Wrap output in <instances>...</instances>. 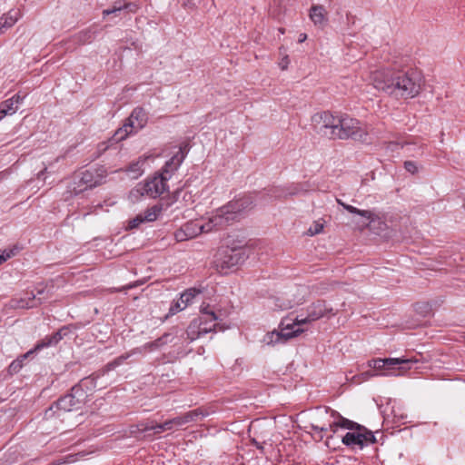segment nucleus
<instances>
[{"label": "nucleus", "mask_w": 465, "mask_h": 465, "mask_svg": "<svg viewBox=\"0 0 465 465\" xmlns=\"http://www.w3.org/2000/svg\"><path fill=\"white\" fill-rule=\"evenodd\" d=\"M79 390L74 386L70 393L54 403L55 408L65 412L79 410L86 400V393Z\"/></svg>", "instance_id": "4468645a"}, {"label": "nucleus", "mask_w": 465, "mask_h": 465, "mask_svg": "<svg viewBox=\"0 0 465 465\" xmlns=\"http://www.w3.org/2000/svg\"><path fill=\"white\" fill-rule=\"evenodd\" d=\"M47 297L45 295V287L43 285H39L36 287L35 292H26L25 296L21 297L19 300H13L12 306L20 309L33 308L38 303H41Z\"/></svg>", "instance_id": "f3484780"}, {"label": "nucleus", "mask_w": 465, "mask_h": 465, "mask_svg": "<svg viewBox=\"0 0 465 465\" xmlns=\"http://www.w3.org/2000/svg\"><path fill=\"white\" fill-rule=\"evenodd\" d=\"M361 376L362 377V381H365V380H366V379L364 378V376H362L361 374ZM361 381H358V383H361Z\"/></svg>", "instance_id": "a19ab883"}, {"label": "nucleus", "mask_w": 465, "mask_h": 465, "mask_svg": "<svg viewBox=\"0 0 465 465\" xmlns=\"http://www.w3.org/2000/svg\"><path fill=\"white\" fill-rule=\"evenodd\" d=\"M302 299L298 300H286L283 297L272 298L271 302H273L275 308L280 310H286L292 308L293 305L298 304Z\"/></svg>", "instance_id": "7c9ffc66"}, {"label": "nucleus", "mask_w": 465, "mask_h": 465, "mask_svg": "<svg viewBox=\"0 0 465 465\" xmlns=\"http://www.w3.org/2000/svg\"><path fill=\"white\" fill-rule=\"evenodd\" d=\"M319 418L330 415L332 420L327 422L312 423L310 428L316 432H323L331 430L333 433L336 432L337 428L347 429L348 431L341 437V441L344 445L352 449H362L371 443H374L376 439L373 433L367 430L365 427L342 417L339 412L330 408H319L317 410Z\"/></svg>", "instance_id": "20e7f679"}, {"label": "nucleus", "mask_w": 465, "mask_h": 465, "mask_svg": "<svg viewBox=\"0 0 465 465\" xmlns=\"http://www.w3.org/2000/svg\"><path fill=\"white\" fill-rule=\"evenodd\" d=\"M307 322H292V323L284 324L283 322H281L277 330L267 332L263 336L262 342L269 346L284 344L288 341L296 338L306 331Z\"/></svg>", "instance_id": "423d86ee"}, {"label": "nucleus", "mask_w": 465, "mask_h": 465, "mask_svg": "<svg viewBox=\"0 0 465 465\" xmlns=\"http://www.w3.org/2000/svg\"><path fill=\"white\" fill-rule=\"evenodd\" d=\"M413 309L417 315L422 318L432 317L434 315L432 306L427 302H416Z\"/></svg>", "instance_id": "c756f323"}, {"label": "nucleus", "mask_w": 465, "mask_h": 465, "mask_svg": "<svg viewBox=\"0 0 465 465\" xmlns=\"http://www.w3.org/2000/svg\"><path fill=\"white\" fill-rule=\"evenodd\" d=\"M369 80L375 89L401 99L416 97L423 85L420 74L413 69L380 68L371 72Z\"/></svg>", "instance_id": "f03ea898"}, {"label": "nucleus", "mask_w": 465, "mask_h": 465, "mask_svg": "<svg viewBox=\"0 0 465 465\" xmlns=\"http://www.w3.org/2000/svg\"><path fill=\"white\" fill-rule=\"evenodd\" d=\"M105 177V171L103 169H88L81 173L79 184L75 183L69 185L70 194H78L86 189H91L100 185Z\"/></svg>", "instance_id": "9d476101"}, {"label": "nucleus", "mask_w": 465, "mask_h": 465, "mask_svg": "<svg viewBox=\"0 0 465 465\" xmlns=\"http://www.w3.org/2000/svg\"><path fill=\"white\" fill-rule=\"evenodd\" d=\"M175 426L174 418L164 421L163 423H154L153 421L141 423L139 425V430L146 433V436L150 437L152 434L150 431H153L154 434L162 433L164 430H173Z\"/></svg>", "instance_id": "4be33fe9"}, {"label": "nucleus", "mask_w": 465, "mask_h": 465, "mask_svg": "<svg viewBox=\"0 0 465 465\" xmlns=\"http://www.w3.org/2000/svg\"><path fill=\"white\" fill-rule=\"evenodd\" d=\"M336 316L333 309L323 301L314 302L309 310L308 318L304 320H320L322 318H331Z\"/></svg>", "instance_id": "6ab92c4d"}, {"label": "nucleus", "mask_w": 465, "mask_h": 465, "mask_svg": "<svg viewBox=\"0 0 465 465\" xmlns=\"http://www.w3.org/2000/svg\"><path fill=\"white\" fill-rule=\"evenodd\" d=\"M200 312L203 315H210L212 316V320H220L221 317L223 315L222 313H217L210 304L203 303L200 306Z\"/></svg>", "instance_id": "2f4dec72"}, {"label": "nucleus", "mask_w": 465, "mask_h": 465, "mask_svg": "<svg viewBox=\"0 0 465 465\" xmlns=\"http://www.w3.org/2000/svg\"><path fill=\"white\" fill-rule=\"evenodd\" d=\"M94 38V33L91 29L82 31L77 35L78 42L83 45L91 43Z\"/></svg>", "instance_id": "473e14b6"}, {"label": "nucleus", "mask_w": 465, "mask_h": 465, "mask_svg": "<svg viewBox=\"0 0 465 465\" xmlns=\"http://www.w3.org/2000/svg\"><path fill=\"white\" fill-rule=\"evenodd\" d=\"M73 329H75L73 327V325L64 326L52 335L45 336L44 339L38 341L32 350L28 351L26 353L14 361L9 366L10 371L17 372L22 368L23 361L25 359L40 351L44 348L56 345L64 337L67 336Z\"/></svg>", "instance_id": "6e6552de"}, {"label": "nucleus", "mask_w": 465, "mask_h": 465, "mask_svg": "<svg viewBox=\"0 0 465 465\" xmlns=\"http://www.w3.org/2000/svg\"><path fill=\"white\" fill-rule=\"evenodd\" d=\"M253 197L240 195L227 204L217 209L209 218L193 220L185 223L174 232L177 242L193 239L202 232H209L214 229L223 228L233 222L241 213L252 209Z\"/></svg>", "instance_id": "f257e3e1"}, {"label": "nucleus", "mask_w": 465, "mask_h": 465, "mask_svg": "<svg viewBox=\"0 0 465 465\" xmlns=\"http://www.w3.org/2000/svg\"><path fill=\"white\" fill-rule=\"evenodd\" d=\"M53 409H54V405H52L49 410L46 411L45 415L48 416V412L49 411H53Z\"/></svg>", "instance_id": "ea45409f"}, {"label": "nucleus", "mask_w": 465, "mask_h": 465, "mask_svg": "<svg viewBox=\"0 0 465 465\" xmlns=\"http://www.w3.org/2000/svg\"><path fill=\"white\" fill-rule=\"evenodd\" d=\"M204 288L199 287H191L184 290L179 296V298L173 301L170 305L168 313L165 318L173 317L176 313L183 312L187 307L192 305L195 299L203 292Z\"/></svg>", "instance_id": "ddd939ff"}, {"label": "nucleus", "mask_w": 465, "mask_h": 465, "mask_svg": "<svg viewBox=\"0 0 465 465\" xmlns=\"http://www.w3.org/2000/svg\"><path fill=\"white\" fill-rule=\"evenodd\" d=\"M170 334H164L161 338L155 340L154 341L148 342L144 344L142 348H137L133 351L131 353L123 354L114 361L108 362L105 366L104 371H109L115 369L117 366L121 365L125 360H127L131 355L136 352H142L143 351H154L162 347L163 344L167 343L170 340Z\"/></svg>", "instance_id": "2eb2a0df"}, {"label": "nucleus", "mask_w": 465, "mask_h": 465, "mask_svg": "<svg viewBox=\"0 0 465 465\" xmlns=\"http://www.w3.org/2000/svg\"><path fill=\"white\" fill-rule=\"evenodd\" d=\"M279 31L282 33V34H284V29L282 28H280Z\"/></svg>", "instance_id": "79ce46f5"}, {"label": "nucleus", "mask_w": 465, "mask_h": 465, "mask_svg": "<svg viewBox=\"0 0 465 465\" xmlns=\"http://www.w3.org/2000/svg\"><path fill=\"white\" fill-rule=\"evenodd\" d=\"M148 156H141L139 159L132 163L126 169L127 173L133 178L137 179L143 173V166L145 164Z\"/></svg>", "instance_id": "c85d7f7f"}, {"label": "nucleus", "mask_w": 465, "mask_h": 465, "mask_svg": "<svg viewBox=\"0 0 465 465\" xmlns=\"http://www.w3.org/2000/svg\"><path fill=\"white\" fill-rule=\"evenodd\" d=\"M464 206H465V198H464Z\"/></svg>", "instance_id": "c03bdc74"}, {"label": "nucleus", "mask_w": 465, "mask_h": 465, "mask_svg": "<svg viewBox=\"0 0 465 465\" xmlns=\"http://www.w3.org/2000/svg\"><path fill=\"white\" fill-rule=\"evenodd\" d=\"M246 258V252L242 248H223L218 252L215 263L222 270L231 269L242 263Z\"/></svg>", "instance_id": "f8f14e48"}, {"label": "nucleus", "mask_w": 465, "mask_h": 465, "mask_svg": "<svg viewBox=\"0 0 465 465\" xmlns=\"http://www.w3.org/2000/svg\"><path fill=\"white\" fill-rule=\"evenodd\" d=\"M288 64H289V58H288V56H285L280 62L279 66L281 67L282 70H285V69H287Z\"/></svg>", "instance_id": "e433bc0d"}, {"label": "nucleus", "mask_w": 465, "mask_h": 465, "mask_svg": "<svg viewBox=\"0 0 465 465\" xmlns=\"http://www.w3.org/2000/svg\"><path fill=\"white\" fill-rule=\"evenodd\" d=\"M184 158L185 153L182 148H179V150L164 163L159 173L169 181L179 169Z\"/></svg>", "instance_id": "a211bd4d"}, {"label": "nucleus", "mask_w": 465, "mask_h": 465, "mask_svg": "<svg viewBox=\"0 0 465 465\" xmlns=\"http://www.w3.org/2000/svg\"><path fill=\"white\" fill-rule=\"evenodd\" d=\"M411 143H399V142H391L388 143L387 145V151H390L392 153H398L399 149H404L405 147L408 148V146L410 145Z\"/></svg>", "instance_id": "72a5a7b5"}, {"label": "nucleus", "mask_w": 465, "mask_h": 465, "mask_svg": "<svg viewBox=\"0 0 465 465\" xmlns=\"http://www.w3.org/2000/svg\"><path fill=\"white\" fill-rule=\"evenodd\" d=\"M169 190L168 180L160 173L144 183H139L130 191L129 198L132 202L138 201L142 196L157 198Z\"/></svg>", "instance_id": "0eeeda50"}, {"label": "nucleus", "mask_w": 465, "mask_h": 465, "mask_svg": "<svg viewBox=\"0 0 465 465\" xmlns=\"http://www.w3.org/2000/svg\"><path fill=\"white\" fill-rule=\"evenodd\" d=\"M139 6L135 3L122 4L121 2H115L112 8L104 9L103 11L104 17L110 15H118L122 11H128L130 13H136Z\"/></svg>", "instance_id": "a878e982"}, {"label": "nucleus", "mask_w": 465, "mask_h": 465, "mask_svg": "<svg viewBox=\"0 0 465 465\" xmlns=\"http://www.w3.org/2000/svg\"><path fill=\"white\" fill-rule=\"evenodd\" d=\"M228 328L229 326H224L215 322H192L187 327L186 333L191 341H194L210 331L216 332L217 331H224Z\"/></svg>", "instance_id": "dca6fc26"}, {"label": "nucleus", "mask_w": 465, "mask_h": 465, "mask_svg": "<svg viewBox=\"0 0 465 465\" xmlns=\"http://www.w3.org/2000/svg\"><path fill=\"white\" fill-rule=\"evenodd\" d=\"M23 16L19 8L10 9L7 13L0 17V34H4L6 30L13 27L16 22Z\"/></svg>", "instance_id": "5701e85b"}, {"label": "nucleus", "mask_w": 465, "mask_h": 465, "mask_svg": "<svg viewBox=\"0 0 465 465\" xmlns=\"http://www.w3.org/2000/svg\"><path fill=\"white\" fill-rule=\"evenodd\" d=\"M323 229V226L322 224H319L317 223L314 227V231H312V229L309 230L311 235H314V234H317L319 232H321Z\"/></svg>", "instance_id": "4c0bfd02"}, {"label": "nucleus", "mask_w": 465, "mask_h": 465, "mask_svg": "<svg viewBox=\"0 0 465 465\" xmlns=\"http://www.w3.org/2000/svg\"><path fill=\"white\" fill-rule=\"evenodd\" d=\"M25 96L19 94L13 95L0 104V121L6 115H13L22 104Z\"/></svg>", "instance_id": "412c9836"}, {"label": "nucleus", "mask_w": 465, "mask_h": 465, "mask_svg": "<svg viewBox=\"0 0 465 465\" xmlns=\"http://www.w3.org/2000/svg\"><path fill=\"white\" fill-rule=\"evenodd\" d=\"M310 18L315 25L322 26L326 21V10L322 5H312L310 10Z\"/></svg>", "instance_id": "cd10ccee"}, {"label": "nucleus", "mask_w": 465, "mask_h": 465, "mask_svg": "<svg viewBox=\"0 0 465 465\" xmlns=\"http://www.w3.org/2000/svg\"><path fill=\"white\" fill-rule=\"evenodd\" d=\"M314 131L332 140L353 139L366 142L368 132L361 123L348 114L334 115L328 111L316 113L312 116Z\"/></svg>", "instance_id": "7ed1b4c3"}, {"label": "nucleus", "mask_w": 465, "mask_h": 465, "mask_svg": "<svg viewBox=\"0 0 465 465\" xmlns=\"http://www.w3.org/2000/svg\"><path fill=\"white\" fill-rule=\"evenodd\" d=\"M309 191L307 183H292L284 187H273L268 190L266 194L262 193H249L253 197V203L252 208L256 203H266L272 200L286 198L288 196H294Z\"/></svg>", "instance_id": "1a4fd4ad"}, {"label": "nucleus", "mask_w": 465, "mask_h": 465, "mask_svg": "<svg viewBox=\"0 0 465 465\" xmlns=\"http://www.w3.org/2000/svg\"><path fill=\"white\" fill-rule=\"evenodd\" d=\"M44 173V171H41L40 173H38V176L40 177V175Z\"/></svg>", "instance_id": "37998d69"}, {"label": "nucleus", "mask_w": 465, "mask_h": 465, "mask_svg": "<svg viewBox=\"0 0 465 465\" xmlns=\"http://www.w3.org/2000/svg\"><path fill=\"white\" fill-rule=\"evenodd\" d=\"M14 255V252L12 251L4 250L0 253V264L7 261L9 258H11Z\"/></svg>", "instance_id": "c9c22d12"}, {"label": "nucleus", "mask_w": 465, "mask_h": 465, "mask_svg": "<svg viewBox=\"0 0 465 465\" xmlns=\"http://www.w3.org/2000/svg\"><path fill=\"white\" fill-rule=\"evenodd\" d=\"M417 362L413 359L404 358H386V359H373L369 361V366L375 371L384 370L383 372L378 373L374 371H364L361 373L365 379H370L373 376H399L404 374L411 367L409 364Z\"/></svg>", "instance_id": "39448f33"}, {"label": "nucleus", "mask_w": 465, "mask_h": 465, "mask_svg": "<svg viewBox=\"0 0 465 465\" xmlns=\"http://www.w3.org/2000/svg\"><path fill=\"white\" fill-rule=\"evenodd\" d=\"M336 202L349 213L361 216L363 218V221L361 224L362 228L369 227L370 224L373 223L377 218V215L371 211L358 209L352 205L343 203L341 199H336Z\"/></svg>", "instance_id": "aec40b11"}, {"label": "nucleus", "mask_w": 465, "mask_h": 465, "mask_svg": "<svg viewBox=\"0 0 465 465\" xmlns=\"http://www.w3.org/2000/svg\"><path fill=\"white\" fill-rule=\"evenodd\" d=\"M99 378L98 375L93 374L89 377H85L80 381V382L75 385V388L80 389V391H84L86 393V398L88 397L89 393L94 391L97 388V379Z\"/></svg>", "instance_id": "bb28decb"}, {"label": "nucleus", "mask_w": 465, "mask_h": 465, "mask_svg": "<svg viewBox=\"0 0 465 465\" xmlns=\"http://www.w3.org/2000/svg\"><path fill=\"white\" fill-rule=\"evenodd\" d=\"M162 212V207L154 205L147 209L143 214H138L134 219L130 222V227L135 228L143 222H153L157 219Z\"/></svg>", "instance_id": "393cba45"}, {"label": "nucleus", "mask_w": 465, "mask_h": 465, "mask_svg": "<svg viewBox=\"0 0 465 465\" xmlns=\"http://www.w3.org/2000/svg\"><path fill=\"white\" fill-rule=\"evenodd\" d=\"M147 123V114L141 108L136 107L133 110L131 115L126 120L125 124L115 132V139L123 140L130 134L136 133L141 130Z\"/></svg>", "instance_id": "9b49d317"}, {"label": "nucleus", "mask_w": 465, "mask_h": 465, "mask_svg": "<svg viewBox=\"0 0 465 465\" xmlns=\"http://www.w3.org/2000/svg\"><path fill=\"white\" fill-rule=\"evenodd\" d=\"M209 413L205 411H203L201 408L193 410L191 411H188L181 416L174 418V422L176 427H182L185 424H188L190 422L197 421L206 416H208Z\"/></svg>", "instance_id": "b1692460"}, {"label": "nucleus", "mask_w": 465, "mask_h": 465, "mask_svg": "<svg viewBox=\"0 0 465 465\" xmlns=\"http://www.w3.org/2000/svg\"><path fill=\"white\" fill-rule=\"evenodd\" d=\"M306 39H307L306 34H300L299 39H298L299 43H303Z\"/></svg>", "instance_id": "58836bf2"}, {"label": "nucleus", "mask_w": 465, "mask_h": 465, "mask_svg": "<svg viewBox=\"0 0 465 465\" xmlns=\"http://www.w3.org/2000/svg\"><path fill=\"white\" fill-rule=\"evenodd\" d=\"M404 168L406 169L407 172L414 174L418 172V166L416 164L415 162H412V161H406L404 163Z\"/></svg>", "instance_id": "f704fd0d"}]
</instances>
